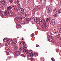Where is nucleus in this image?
Wrapping results in <instances>:
<instances>
[{
  "mask_svg": "<svg viewBox=\"0 0 61 61\" xmlns=\"http://www.w3.org/2000/svg\"><path fill=\"white\" fill-rule=\"evenodd\" d=\"M12 9V7L11 6H9L8 7L7 9V11H9V10H11V9Z\"/></svg>",
  "mask_w": 61,
  "mask_h": 61,
  "instance_id": "obj_14",
  "label": "nucleus"
},
{
  "mask_svg": "<svg viewBox=\"0 0 61 61\" xmlns=\"http://www.w3.org/2000/svg\"><path fill=\"white\" fill-rule=\"evenodd\" d=\"M6 54H7V55H8L9 54V52H6Z\"/></svg>",
  "mask_w": 61,
  "mask_h": 61,
  "instance_id": "obj_48",
  "label": "nucleus"
},
{
  "mask_svg": "<svg viewBox=\"0 0 61 61\" xmlns=\"http://www.w3.org/2000/svg\"><path fill=\"white\" fill-rule=\"evenodd\" d=\"M23 47L24 48H27V45H24L23 46Z\"/></svg>",
  "mask_w": 61,
  "mask_h": 61,
  "instance_id": "obj_26",
  "label": "nucleus"
},
{
  "mask_svg": "<svg viewBox=\"0 0 61 61\" xmlns=\"http://www.w3.org/2000/svg\"><path fill=\"white\" fill-rule=\"evenodd\" d=\"M37 29H39L38 28H37Z\"/></svg>",
  "mask_w": 61,
  "mask_h": 61,
  "instance_id": "obj_61",
  "label": "nucleus"
},
{
  "mask_svg": "<svg viewBox=\"0 0 61 61\" xmlns=\"http://www.w3.org/2000/svg\"><path fill=\"white\" fill-rule=\"evenodd\" d=\"M56 32H55V34H56Z\"/></svg>",
  "mask_w": 61,
  "mask_h": 61,
  "instance_id": "obj_62",
  "label": "nucleus"
},
{
  "mask_svg": "<svg viewBox=\"0 0 61 61\" xmlns=\"http://www.w3.org/2000/svg\"><path fill=\"white\" fill-rule=\"evenodd\" d=\"M29 21V19L28 18H27L26 19V22H28Z\"/></svg>",
  "mask_w": 61,
  "mask_h": 61,
  "instance_id": "obj_27",
  "label": "nucleus"
},
{
  "mask_svg": "<svg viewBox=\"0 0 61 61\" xmlns=\"http://www.w3.org/2000/svg\"><path fill=\"white\" fill-rule=\"evenodd\" d=\"M27 15H26V13H24L22 14V16L23 18H25L26 17Z\"/></svg>",
  "mask_w": 61,
  "mask_h": 61,
  "instance_id": "obj_6",
  "label": "nucleus"
},
{
  "mask_svg": "<svg viewBox=\"0 0 61 61\" xmlns=\"http://www.w3.org/2000/svg\"><path fill=\"white\" fill-rule=\"evenodd\" d=\"M1 1H0V3H1Z\"/></svg>",
  "mask_w": 61,
  "mask_h": 61,
  "instance_id": "obj_57",
  "label": "nucleus"
},
{
  "mask_svg": "<svg viewBox=\"0 0 61 61\" xmlns=\"http://www.w3.org/2000/svg\"><path fill=\"white\" fill-rule=\"evenodd\" d=\"M22 40H24V39L23 38L22 39Z\"/></svg>",
  "mask_w": 61,
  "mask_h": 61,
  "instance_id": "obj_56",
  "label": "nucleus"
},
{
  "mask_svg": "<svg viewBox=\"0 0 61 61\" xmlns=\"http://www.w3.org/2000/svg\"><path fill=\"white\" fill-rule=\"evenodd\" d=\"M26 30H25H25H24V31H25Z\"/></svg>",
  "mask_w": 61,
  "mask_h": 61,
  "instance_id": "obj_55",
  "label": "nucleus"
},
{
  "mask_svg": "<svg viewBox=\"0 0 61 61\" xmlns=\"http://www.w3.org/2000/svg\"><path fill=\"white\" fill-rule=\"evenodd\" d=\"M22 49H22V48L21 47H20V48L19 49V50L20 51H22Z\"/></svg>",
  "mask_w": 61,
  "mask_h": 61,
  "instance_id": "obj_36",
  "label": "nucleus"
},
{
  "mask_svg": "<svg viewBox=\"0 0 61 61\" xmlns=\"http://www.w3.org/2000/svg\"><path fill=\"white\" fill-rule=\"evenodd\" d=\"M41 7V6H40V5H39V6H38V8L39 9H40Z\"/></svg>",
  "mask_w": 61,
  "mask_h": 61,
  "instance_id": "obj_35",
  "label": "nucleus"
},
{
  "mask_svg": "<svg viewBox=\"0 0 61 61\" xmlns=\"http://www.w3.org/2000/svg\"><path fill=\"white\" fill-rule=\"evenodd\" d=\"M47 23L46 22H45L41 26L44 29L46 30V29L47 28Z\"/></svg>",
  "mask_w": 61,
  "mask_h": 61,
  "instance_id": "obj_4",
  "label": "nucleus"
},
{
  "mask_svg": "<svg viewBox=\"0 0 61 61\" xmlns=\"http://www.w3.org/2000/svg\"><path fill=\"white\" fill-rule=\"evenodd\" d=\"M25 52L26 54H28V50H26Z\"/></svg>",
  "mask_w": 61,
  "mask_h": 61,
  "instance_id": "obj_32",
  "label": "nucleus"
},
{
  "mask_svg": "<svg viewBox=\"0 0 61 61\" xmlns=\"http://www.w3.org/2000/svg\"><path fill=\"white\" fill-rule=\"evenodd\" d=\"M47 20H49V19L48 18H47L46 19Z\"/></svg>",
  "mask_w": 61,
  "mask_h": 61,
  "instance_id": "obj_52",
  "label": "nucleus"
},
{
  "mask_svg": "<svg viewBox=\"0 0 61 61\" xmlns=\"http://www.w3.org/2000/svg\"><path fill=\"white\" fill-rule=\"evenodd\" d=\"M38 3L42 4V0H38Z\"/></svg>",
  "mask_w": 61,
  "mask_h": 61,
  "instance_id": "obj_21",
  "label": "nucleus"
},
{
  "mask_svg": "<svg viewBox=\"0 0 61 61\" xmlns=\"http://www.w3.org/2000/svg\"><path fill=\"white\" fill-rule=\"evenodd\" d=\"M15 50H17L18 49V48L17 47H15L14 49Z\"/></svg>",
  "mask_w": 61,
  "mask_h": 61,
  "instance_id": "obj_39",
  "label": "nucleus"
},
{
  "mask_svg": "<svg viewBox=\"0 0 61 61\" xmlns=\"http://www.w3.org/2000/svg\"><path fill=\"white\" fill-rule=\"evenodd\" d=\"M25 51H26V50H25V48L23 49V51L24 52H25Z\"/></svg>",
  "mask_w": 61,
  "mask_h": 61,
  "instance_id": "obj_38",
  "label": "nucleus"
},
{
  "mask_svg": "<svg viewBox=\"0 0 61 61\" xmlns=\"http://www.w3.org/2000/svg\"><path fill=\"white\" fill-rule=\"evenodd\" d=\"M46 8L48 10V13H50V11H51V9L50 8L48 7H47Z\"/></svg>",
  "mask_w": 61,
  "mask_h": 61,
  "instance_id": "obj_13",
  "label": "nucleus"
},
{
  "mask_svg": "<svg viewBox=\"0 0 61 61\" xmlns=\"http://www.w3.org/2000/svg\"><path fill=\"white\" fill-rule=\"evenodd\" d=\"M33 20H34L35 22L36 21V23L37 24H40V25H41L42 23H43L42 21L41 20L39 21L40 20V19L38 18H36V17H34L32 18Z\"/></svg>",
  "mask_w": 61,
  "mask_h": 61,
  "instance_id": "obj_1",
  "label": "nucleus"
},
{
  "mask_svg": "<svg viewBox=\"0 0 61 61\" xmlns=\"http://www.w3.org/2000/svg\"><path fill=\"white\" fill-rule=\"evenodd\" d=\"M20 54H21V51H17L16 52V56H19Z\"/></svg>",
  "mask_w": 61,
  "mask_h": 61,
  "instance_id": "obj_12",
  "label": "nucleus"
},
{
  "mask_svg": "<svg viewBox=\"0 0 61 61\" xmlns=\"http://www.w3.org/2000/svg\"><path fill=\"white\" fill-rule=\"evenodd\" d=\"M37 9L36 8H34L33 10V12L34 13H36V10Z\"/></svg>",
  "mask_w": 61,
  "mask_h": 61,
  "instance_id": "obj_18",
  "label": "nucleus"
},
{
  "mask_svg": "<svg viewBox=\"0 0 61 61\" xmlns=\"http://www.w3.org/2000/svg\"><path fill=\"white\" fill-rule=\"evenodd\" d=\"M9 40H10V39H7L6 42H7V43H8V41H9Z\"/></svg>",
  "mask_w": 61,
  "mask_h": 61,
  "instance_id": "obj_40",
  "label": "nucleus"
},
{
  "mask_svg": "<svg viewBox=\"0 0 61 61\" xmlns=\"http://www.w3.org/2000/svg\"><path fill=\"white\" fill-rule=\"evenodd\" d=\"M20 17V13L17 12V14L15 15V19L17 22H20L21 21V20L22 19V18L19 19Z\"/></svg>",
  "mask_w": 61,
  "mask_h": 61,
  "instance_id": "obj_2",
  "label": "nucleus"
},
{
  "mask_svg": "<svg viewBox=\"0 0 61 61\" xmlns=\"http://www.w3.org/2000/svg\"><path fill=\"white\" fill-rule=\"evenodd\" d=\"M12 7H14V6H12Z\"/></svg>",
  "mask_w": 61,
  "mask_h": 61,
  "instance_id": "obj_59",
  "label": "nucleus"
},
{
  "mask_svg": "<svg viewBox=\"0 0 61 61\" xmlns=\"http://www.w3.org/2000/svg\"><path fill=\"white\" fill-rule=\"evenodd\" d=\"M17 39H13L12 41L13 43L14 44H16L17 42Z\"/></svg>",
  "mask_w": 61,
  "mask_h": 61,
  "instance_id": "obj_10",
  "label": "nucleus"
},
{
  "mask_svg": "<svg viewBox=\"0 0 61 61\" xmlns=\"http://www.w3.org/2000/svg\"><path fill=\"white\" fill-rule=\"evenodd\" d=\"M58 14H60L61 13V10H60L58 11Z\"/></svg>",
  "mask_w": 61,
  "mask_h": 61,
  "instance_id": "obj_33",
  "label": "nucleus"
},
{
  "mask_svg": "<svg viewBox=\"0 0 61 61\" xmlns=\"http://www.w3.org/2000/svg\"><path fill=\"white\" fill-rule=\"evenodd\" d=\"M51 33L50 32H49L47 33L48 36H50L51 35Z\"/></svg>",
  "mask_w": 61,
  "mask_h": 61,
  "instance_id": "obj_28",
  "label": "nucleus"
},
{
  "mask_svg": "<svg viewBox=\"0 0 61 61\" xmlns=\"http://www.w3.org/2000/svg\"><path fill=\"white\" fill-rule=\"evenodd\" d=\"M39 46V45H38V46H36V47H38V46Z\"/></svg>",
  "mask_w": 61,
  "mask_h": 61,
  "instance_id": "obj_53",
  "label": "nucleus"
},
{
  "mask_svg": "<svg viewBox=\"0 0 61 61\" xmlns=\"http://www.w3.org/2000/svg\"><path fill=\"white\" fill-rule=\"evenodd\" d=\"M9 45H10V44H7L6 43V44H5V45L6 46H8Z\"/></svg>",
  "mask_w": 61,
  "mask_h": 61,
  "instance_id": "obj_42",
  "label": "nucleus"
},
{
  "mask_svg": "<svg viewBox=\"0 0 61 61\" xmlns=\"http://www.w3.org/2000/svg\"><path fill=\"white\" fill-rule=\"evenodd\" d=\"M48 21L47 20H46V22H48Z\"/></svg>",
  "mask_w": 61,
  "mask_h": 61,
  "instance_id": "obj_60",
  "label": "nucleus"
},
{
  "mask_svg": "<svg viewBox=\"0 0 61 61\" xmlns=\"http://www.w3.org/2000/svg\"><path fill=\"white\" fill-rule=\"evenodd\" d=\"M3 46V44H0V47H2Z\"/></svg>",
  "mask_w": 61,
  "mask_h": 61,
  "instance_id": "obj_43",
  "label": "nucleus"
},
{
  "mask_svg": "<svg viewBox=\"0 0 61 61\" xmlns=\"http://www.w3.org/2000/svg\"><path fill=\"white\" fill-rule=\"evenodd\" d=\"M57 29H59H59H60V28H59V27H58L57 28Z\"/></svg>",
  "mask_w": 61,
  "mask_h": 61,
  "instance_id": "obj_51",
  "label": "nucleus"
},
{
  "mask_svg": "<svg viewBox=\"0 0 61 61\" xmlns=\"http://www.w3.org/2000/svg\"><path fill=\"white\" fill-rule=\"evenodd\" d=\"M18 8H21V4H19L18 5Z\"/></svg>",
  "mask_w": 61,
  "mask_h": 61,
  "instance_id": "obj_22",
  "label": "nucleus"
},
{
  "mask_svg": "<svg viewBox=\"0 0 61 61\" xmlns=\"http://www.w3.org/2000/svg\"><path fill=\"white\" fill-rule=\"evenodd\" d=\"M56 52H59V49H56Z\"/></svg>",
  "mask_w": 61,
  "mask_h": 61,
  "instance_id": "obj_37",
  "label": "nucleus"
},
{
  "mask_svg": "<svg viewBox=\"0 0 61 61\" xmlns=\"http://www.w3.org/2000/svg\"><path fill=\"white\" fill-rule=\"evenodd\" d=\"M14 10H15V11H16V10H17V8L16 7H14Z\"/></svg>",
  "mask_w": 61,
  "mask_h": 61,
  "instance_id": "obj_41",
  "label": "nucleus"
},
{
  "mask_svg": "<svg viewBox=\"0 0 61 61\" xmlns=\"http://www.w3.org/2000/svg\"><path fill=\"white\" fill-rule=\"evenodd\" d=\"M53 37H52V36H50L48 37V40L50 42H51L52 41V40H53Z\"/></svg>",
  "mask_w": 61,
  "mask_h": 61,
  "instance_id": "obj_7",
  "label": "nucleus"
},
{
  "mask_svg": "<svg viewBox=\"0 0 61 61\" xmlns=\"http://www.w3.org/2000/svg\"><path fill=\"white\" fill-rule=\"evenodd\" d=\"M17 38H19V37H17Z\"/></svg>",
  "mask_w": 61,
  "mask_h": 61,
  "instance_id": "obj_58",
  "label": "nucleus"
},
{
  "mask_svg": "<svg viewBox=\"0 0 61 61\" xmlns=\"http://www.w3.org/2000/svg\"><path fill=\"white\" fill-rule=\"evenodd\" d=\"M41 61H44L45 60V59L43 58H41Z\"/></svg>",
  "mask_w": 61,
  "mask_h": 61,
  "instance_id": "obj_34",
  "label": "nucleus"
},
{
  "mask_svg": "<svg viewBox=\"0 0 61 61\" xmlns=\"http://www.w3.org/2000/svg\"><path fill=\"white\" fill-rule=\"evenodd\" d=\"M8 14L9 15L12 16L13 15V12H12L11 11H9Z\"/></svg>",
  "mask_w": 61,
  "mask_h": 61,
  "instance_id": "obj_8",
  "label": "nucleus"
},
{
  "mask_svg": "<svg viewBox=\"0 0 61 61\" xmlns=\"http://www.w3.org/2000/svg\"><path fill=\"white\" fill-rule=\"evenodd\" d=\"M9 1L10 3H12L13 2V0H9Z\"/></svg>",
  "mask_w": 61,
  "mask_h": 61,
  "instance_id": "obj_30",
  "label": "nucleus"
},
{
  "mask_svg": "<svg viewBox=\"0 0 61 61\" xmlns=\"http://www.w3.org/2000/svg\"><path fill=\"white\" fill-rule=\"evenodd\" d=\"M2 7H3V8H4V7H3V6H2Z\"/></svg>",
  "mask_w": 61,
  "mask_h": 61,
  "instance_id": "obj_63",
  "label": "nucleus"
},
{
  "mask_svg": "<svg viewBox=\"0 0 61 61\" xmlns=\"http://www.w3.org/2000/svg\"><path fill=\"white\" fill-rule=\"evenodd\" d=\"M21 56L22 57H25V56L24 55V54H22L21 55Z\"/></svg>",
  "mask_w": 61,
  "mask_h": 61,
  "instance_id": "obj_45",
  "label": "nucleus"
},
{
  "mask_svg": "<svg viewBox=\"0 0 61 61\" xmlns=\"http://www.w3.org/2000/svg\"><path fill=\"white\" fill-rule=\"evenodd\" d=\"M57 12V9L56 8H55L53 11V14H54L56 13Z\"/></svg>",
  "mask_w": 61,
  "mask_h": 61,
  "instance_id": "obj_17",
  "label": "nucleus"
},
{
  "mask_svg": "<svg viewBox=\"0 0 61 61\" xmlns=\"http://www.w3.org/2000/svg\"><path fill=\"white\" fill-rule=\"evenodd\" d=\"M31 36H34V34H31Z\"/></svg>",
  "mask_w": 61,
  "mask_h": 61,
  "instance_id": "obj_49",
  "label": "nucleus"
},
{
  "mask_svg": "<svg viewBox=\"0 0 61 61\" xmlns=\"http://www.w3.org/2000/svg\"><path fill=\"white\" fill-rule=\"evenodd\" d=\"M30 59L31 60V61H33V58H30Z\"/></svg>",
  "mask_w": 61,
  "mask_h": 61,
  "instance_id": "obj_44",
  "label": "nucleus"
},
{
  "mask_svg": "<svg viewBox=\"0 0 61 61\" xmlns=\"http://www.w3.org/2000/svg\"><path fill=\"white\" fill-rule=\"evenodd\" d=\"M41 21L43 23H44V22H45V20L44 19L42 20Z\"/></svg>",
  "mask_w": 61,
  "mask_h": 61,
  "instance_id": "obj_31",
  "label": "nucleus"
},
{
  "mask_svg": "<svg viewBox=\"0 0 61 61\" xmlns=\"http://www.w3.org/2000/svg\"><path fill=\"white\" fill-rule=\"evenodd\" d=\"M20 45H21L22 46H23L25 44V42H22L20 43Z\"/></svg>",
  "mask_w": 61,
  "mask_h": 61,
  "instance_id": "obj_19",
  "label": "nucleus"
},
{
  "mask_svg": "<svg viewBox=\"0 0 61 61\" xmlns=\"http://www.w3.org/2000/svg\"><path fill=\"white\" fill-rule=\"evenodd\" d=\"M54 30H55V31H57V29H54Z\"/></svg>",
  "mask_w": 61,
  "mask_h": 61,
  "instance_id": "obj_47",
  "label": "nucleus"
},
{
  "mask_svg": "<svg viewBox=\"0 0 61 61\" xmlns=\"http://www.w3.org/2000/svg\"><path fill=\"white\" fill-rule=\"evenodd\" d=\"M51 60H52V61H54V59H53V58H51Z\"/></svg>",
  "mask_w": 61,
  "mask_h": 61,
  "instance_id": "obj_50",
  "label": "nucleus"
},
{
  "mask_svg": "<svg viewBox=\"0 0 61 61\" xmlns=\"http://www.w3.org/2000/svg\"><path fill=\"white\" fill-rule=\"evenodd\" d=\"M58 13H55V14H54L53 15V16H55V17H57V16H58Z\"/></svg>",
  "mask_w": 61,
  "mask_h": 61,
  "instance_id": "obj_20",
  "label": "nucleus"
},
{
  "mask_svg": "<svg viewBox=\"0 0 61 61\" xmlns=\"http://www.w3.org/2000/svg\"><path fill=\"white\" fill-rule=\"evenodd\" d=\"M20 26H21V25L19 24H18L16 26L17 28H18V27H20Z\"/></svg>",
  "mask_w": 61,
  "mask_h": 61,
  "instance_id": "obj_23",
  "label": "nucleus"
},
{
  "mask_svg": "<svg viewBox=\"0 0 61 61\" xmlns=\"http://www.w3.org/2000/svg\"><path fill=\"white\" fill-rule=\"evenodd\" d=\"M56 22V20L55 19L52 20L50 22V25H53L54 26L55 25V23Z\"/></svg>",
  "mask_w": 61,
  "mask_h": 61,
  "instance_id": "obj_5",
  "label": "nucleus"
},
{
  "mask_svg": "<svg viewBox=\"0 0 61 61\" xmlns=\"http://www.w3.org/2000/svg\"><path fill=\"white\" fill-rule=\"evenodd\" d=\"M7 39L6 38H5L3 39V41H4L5 42H6V41H7Z\"/></svg>",
  "mask_w": 61,
  "mask_h": 61,
  "instance_id": "obj_25",
  "label": "nucleus"
},
{
  "mask_svg": "<svg viewBox=\"0 0 61 61\" xmlns=\"http://www.w3.org/2000/svg\"><path fill=\"white\" fill-rule=\"evenodd\" d=\"M34 56L35 57H36V56H38V55L37 53H35Z\"/></svg>",
  "mask_w": 61,
  "mask_h": 61,
  "instance_id": "obj_29",
  "label": "nucleus"
},
{
  "mask_svg": "<svg viewBox=\"0 0 61 61\" xmlns=\"http://www.w3.org/2000/svg\"><path fill=\"white\" fill-rule=\"evenodd\" d=\"M9 52H10V53H11V51H10Z\"/></svg>",
  "mask_w": 61,
  "mask_h": 61,
  "instance_id": "obj_54",
  "label": "nucleus"
},
{
  "mask_svg": "<svg viewBox=\"0 0 61 61\" xmlns=\"http://www.w3.org/2000/svg\"><path fill=\"white\" fill-rule=\"evenodd\" d=\"M0 14H1V16H4L5 15H6V16H7V11H5L3 12L2 11H0Z\"/></svg>",
  "mask_w": 61,
  "mask_h": 61,
  "instance_id": "obj_3",
  "label": "nucleus"
},
{
  "mask_svg": "<svg viewBox=\"0 0 61 61\" xmlns=\"http://www.w3.org/2000/svg\"><path fill=\"white\" fill-rule=\"evenodd\" d=\"M20 24L22 25H24L25 23V21L23 20H22L20 22Z\"/></svg>",
  "mask_w": 61,
  "mask_h": 61,
  "instance_id": "obj_15",
  "label": "nucleus"
},
{
  "mask_svg": "<svg viewBox=\"0 0 61 61\" xmlns=\"http://www.w3.org/2000/svg\"><path fill=\"white\" fill-rule=\"evenodd\" d=\"M32 52L33 51L31 50L29 51V54H31L30 55L31 56H33V55H34V54H33V53L32 54Z\"/></svg>",
  "mask_w": 61,
  "mask_h": 61,
  "instance_id": "obj_9",
  "label": "nucleus"
},
{
  "mask_svg": "<svg viewBox=\"0 0 61 61\" xmlns=\"http://www.w3.org/2000/svg\"><path fill=\"white\" fill-rule=\"evenodd\" d=\"M60 33H61V27L60 28Z\"/></svg>",
  "mask_w": 61,
  "mask_h": 61,
  "instance_id": "obj_46",
  "label": "nucleus"
},
{
  "mask_svg": "<svg viewBox=\"0 0 61 61\" xmlns=\"http://www.w3.org/2000/svg\"><path fill=\"white\" fill-rule=\"evenodd\" d=\"M20 13H24V12H25L24 9L23 8H20Z\"/></svg>",
  "mask_w": 61,
  "mask_h": 61,
  "instance_id": "obj_16",
  "label": "nucleus"
},
{
  "mask_svg": "<svg viewBox=\"0 0 61 61\" xmlns=\"http://www.w3.org/2000/svg\"><path fill=\"white\" fill-rule=\"evenodd\" d=\"M15 2H16V3H17V4H19V0H15Z\"/></svg>",
  "mask_w": 61,
  "mask_h": 61,
  "instance_id": "obj_24",
  "label": "nucleus"
},
{
  "mask_svg": "<svg viewBox=\"0 0 61 61\" xmlns=\"http://www.w3.org/2000/svg\"><path fill=\"white\" fill-rule=\"evenodd\" d=\"M6 3V1H5V0H3L1 1V4L3 6H4L5 4V3Z\"/></svg>",
  "mask_w": 61,
  "mask_h": 61,
  "instance_id": "obj_11",
  "label": "nucleus"
},
{
  "mask_svg": "<svg viewBox=\"0 0 61 61\" xmlns=\"http://www.w3.org/2000/svg\"><path fill=\"white\" fill-rule=\"evenodd\" d=\"M28 1H30V0H28Z\"/></svg>",
  "mask_w": 61,
  "mask_h": 61,
  "instance_id": "obj_64",
  "label": "nucleus"
}]
</instances>
